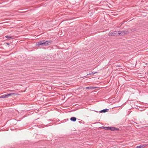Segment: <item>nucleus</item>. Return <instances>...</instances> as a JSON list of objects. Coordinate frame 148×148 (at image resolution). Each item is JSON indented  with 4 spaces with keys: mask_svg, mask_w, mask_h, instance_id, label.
<instances>
[{
    "mask_svg": "<svg viewBox=\"0 0 148 148\" xmlns=\"http://www.w3.org/2000/svg\"><path fill=\"white\" fill-rule=\"evenodd\" d=\"M125 32L123 31H121V32H119L118 31V32H109V36H115V35H116L118 34H121L122 35H124L125 34Z\"/></svg>",
    "mask_w": 148,
    "mask_h": 148,
    "instance_id": "f257e3e1",
    "label": "nucleus"
},
{
    "mask_svg": "<svg viewBox=\"0 0 148 148\" xmlns=\"http://www.w3.org/2000/svg\"><path fill=\"white\" fill-rule=\"evenodd\" d=\"M51 42L50 41H47L44 42V41H41L37 42L36 45H37L39 46L41 45H47L49 44V43Z\"/></svg>",
    "mask_w": 148,
    "mask_h": 148,
    "instance_id": "f03ea898",
    "label": "nucleus"
},
{
    "mask_svg": "<svg viewBox=\"0 0 148 148\" xmlns=\"http://www.w3.org/2000/svg\"><path fill=\"white\" fill-rule=\"evenodd\" d=\"M16 94L14 93H10L6 95H3L0 96V98H8L9 97L12 96L13 95H16Z\"/></svg>",
    "mask_w": 148,
    "mask_h": 148,
    "instance_id": "7ed1b4c3",
    "label": "nucleus"
},
{
    "mask_svg": "<svg viewBox=\"0 0 148 148\" xmlns=\"http://www.w3.org/2000/svg\"><path fill=\"white\" fill-rule=\"evenodd\" d=\"M147 146L146 145H142L140 146H137L136 148H143Z\"/></svg>",
    "mask_w": 148,
    "mask_h": 148,
    "instance_id": "20e7f679",
    "label": "nucleus"
},
{
    "mask_svg": "<svg viewBox=\"0 0 148 148\" xmlns=\"http://www.w3.org/2000/svg\"><path fill=\"white\" fill-rule=\"evenodd\" d=\"M96 88L95 87H86V89L92 90L95 89Z\"/></svg>",
    "mask_w": 148,
    "mask_h": 148,
    "instance_id": "39448f33",
    "label": "nucleus"
},
{
    "mask_svg": "<svg viewBox=\"0 0 148 148\" xmlns=\"http://www.w3.org/2000/svg\"><path fill=\"white\" fill-rule=\"evenodd\" d=\"M70 120L73 121H75L76 120V118L75 117H73L71 118Z\"/></svg>",
    "mask_w": 148,
    "mask_h": 148,
    "instance_id": "423d86ee",
    "label": "nucleus"
},
{
    "mask_svg": "<svg viewBox=\"0 0 148 148\" xmlns=\"http://www.w3.org/2000/svg\"><path fill=\"white\" fill-rule=\"evenodd\" d=\"M108 109H104V110H103L101 111L100 112V113L105 112H108Z\"/></svg>",
    "mask_w": 148,
    "mask_h": 148,
    "instance_id": "0eeeda50",
    "label": "nucleus"
},
{
    "mask_svg": "<svg viewBox=\"0 0 148 148\" xmlns=\"http://www.w3.org/2000/svg\"><path fill=\"white\" fill-rule=\"evenodd\" d=\"M109 130L114 131L116 129V128H115V127H109Z\"/></svg>",
    "mask_w": 148,
    "mask_h": 148,
    "instance_id": "6e6552de",
    "label": "nucleus"
},
{
    "mask_svg": "<svg viewBox=\"0 0 148 148\" xmlns=\"http://www.w3.org/2000/svg\"><path fill=\"white\" fill-rule=\"evenodd\" d=\"M103 128L104 129H105V130H109V127H103Z\"/></svg>",
    "mask_w": 148,
    "mask_h": 148,
    "instance_id": "1a4fd4ad",
    "label": "nucleus"
},
{
    "mask_svg": "<svg viewBox=\"0 0 148 148\" xmlns=\"http://www.w3.org/2000/svg\"><path fill=\"white\" fill-rule=\"evenodd\" d=\"M5 37H6V38H7L10 39H11L12 38L11 36H5Z\"/></svg>",
    "mask_w": 148,
    "mask_h": 148,
    "instance_id": "9d476101",
    "label": "nucleus"
},
{
    "mask_svg": "<svg viewBox=\"0 0 148 148\" xmlns=\"http://www.w3.org/2000/svg\"><path fill=\"white\" fill-rule=\"evenodd\" d=\"M6 44H7V45H9V44L8 43H6Z\"/></svg>",
    "mask_w": 148,
    "mask_h": 148,
    "instance_id": "9b49d317",
    "label": "nucleus"
}]
</instances>
